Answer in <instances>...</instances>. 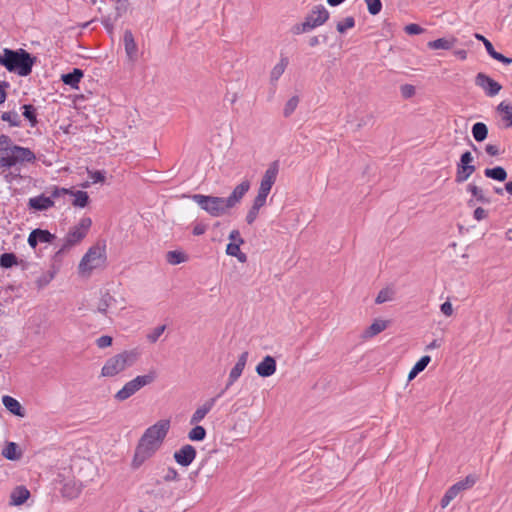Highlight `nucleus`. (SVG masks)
<instances>
[{
    "label": "nucleus",
    "mask_w": 512,
    "mask_h": 512,
    "mask_svg": "<svg viewBox=\"0 0 512 512\" xmlns=\"http://www.w3.org/2000/svg\"><path fill=\"white\" fill-rule=\"evenodd\" d=\"M169 427V420H160L146 429L135 450L132 461L134 468H139L147 459L156 453L161 447Z\"/></svg>",
    "instance_id": "f257e3e1"
},
{
    "label": "nucleus",
    "mask_w": 512,
    "mask_h": 512,
    "mask_svg": "<svg viewBox=\"0 0 512 512\" xmlns=\"http://www.w3.org/2000/svg\"><path fill=\"white\" fill-rule=\"evenodd\" d=\"M278 172L279 164L277 161L272 162L265 171L260 182L257 196L255 197L253 204L246 215V222L249 225L255 222V220L258 217L260 209L265 206L267 197L272 189V186L276 182Z\"/></svg>",
    "instance_id": "f03ea898"
},
{
    "label": "nucleus",
    "mask_w": 512,
    "mask_h": 512,
    "mask_svg": "<svg viewBox=\"0 0 512 512\" xmlns=\"http://www.w3.org/2000/svg\"><path fill=\"white\" fill-rule=\"evenodd\" d=\"M35 63V57H32L26 50L3 49L0 54V65L4 66L9 72L17 73L20 76H28L32 72Z\"/></svg>",
    "instance_id": "7ed1b4c3"
},
{
    "label": "nucleus",
    "mask_w": 512,
    "mask_h": 512,
    "mask_svg": "<svg viewBox=\"0 0 512 512\" xmlns=\"http://www.w3.org/2000/svg\"><path fill=\"white\" fill-rule=\"evenodd\" d=\"M140 352L137 349L125 350L116 354L105 362L101 369V375L104 377H113L133 366L139 359Z\"/></svg>",
    "instance_id": "20e7f679"
},
{
    "label": "nucleus",
    "mask_w": 512,
    "mask_h": 512,
    "mask_svg": "<svg viewBox=\"0 0 512 512\" xmlns=\"http://www.w3.org/2000/svg\"><path fill=\"white\" fill-rule=\"evenodd\" d=\"M35 160L36 155L31 149L15 145L7 155L0 158V168L10 169L12 167L23 166L26 163H34Z\"/></svg>",
    "instance_id": "39448f33"
},
{
    "label": "nucleus",
    "mask_w": 512,
    "mask_h": 512,
    "mask_svg": "<svg viewBox=\"0 0 512 512\" xmlns=\"http://www.w3.org/2000/svg\"><path fill=\"white\" fill-rule=\"evenodd\" d=\"M91 224V219L86 217L82 218L76 226L72 227L63 239V244L55 253L54 258L59 259L65 251L81 242L87 235Z\"/></svg>",
    "instance_id": "423d86ee"
},
{
    "label": "nucleus",
    "mask_w": 512,
    "mask_h": 512,
    "mask_svg": "<svg viewBox=\"0 0 512 512\" xmlns=\"http://www.w3.org/2000/svg\"><path fill=\"white\" fill-rule=\"evenodd\" d=\"M192 200L204 211L213 217L226 214L230 208L223 197L194 194Z\"/></svg>",
    "instance_id": "0eeeda50"
},
{
    "label": "nucleus",
    "mask_w": 512,
    "mask_h": 512,
    "mask_svg": "<svg viewBox=\"0 0 512 512\" xmlns=\"http://www.w3.org/2000/svg\"><path fill=\"white\" fill-rule=\"evenodd\" d=\"M105 260L106 254L104 247L98 245L91 247L79 263V274L85 277L90 276L94 269L100 268L104 265Z\"/></svg>",
    "instance_id": "6e6552de"
},
{
    "label": "nucleus",
    "mask_w": 512,
    "mask_h": 512,
    "mask_svg": "<svg viewBox=\"0 0 512 512\" xmlns=\"http://www.w3.org/2000/svg\"><path fill=\"white\" fill-rule=\"evenodd\" d=\"M156 378L155 372H150L146 375H139L134 379L128 381L116 394L115 399L118 401H125L135 393H137L141 388L146 385L151 384Z\"/></svg>",
    "instance_id": "1a4fd4ad"
},
{
    "label": "nucleus",
    "mask_w": 512,
    "mask_h": 512,
    "mask_svg": "<svg viewBox=\"0 0 512 512\" xmlns=\"http://www.w3.org/2000/svg\"><path fill=\"white\" fill-rule=\"evenodd\" d=\"M475 83L484 90L487 96L490 97L497 95L502 88L498 82L485 73H478L475 78Z\"/></svg>",
    "instance_id": "9d476101"
},
{
    "label": "nucleus",
    "mask_w": 512,
    "mask_h": 512,
    "mask_svg": "<svg viewBox=\"0 0 512 512\" xmlns=\"http://www.w3.org/2000/svg\"><path fill=\"white\" fill-rule=\"evenodd\" d=\"M329 18V12L323 5L315 6L306 16L305 22L308 23L310 30L323 25Z\"/></svg>",
    "instance_id": "9b49d317"
},
{
    "label": "nucleus",
    "mask_w": 512,
    "mask_h": 512,
    "mask_svg": "<svg viewBox=\"0 0 512 512\" xmlns=\"http://www.w3.org/2000/svg\"><path fill=\"white\" fill-rule=\"evenodd\" d=\"M196 449L190 445H183L174 453L175 461L181 466H189L196 458Z\"/></svg>",
    "instance_id": "f8f14e48"
},
{
    "label": "nucleus",
    "mask_w": 512,
    "mask_h": 512,
    "mask_svg": "<svg viewBox=\"0 0 512 512\" xmlns=\"http://www.w3.org/2000/svg\"><path fill=\"white\" fill-rule=\"evenodd\" d=\"M250 189V182L248 180L242 181L238 184L232 191V193L225 198L230 209L234 208L237 204H239L244 197V195Z\"/></svg>",
    "instance_id": "ddd939ff"
},
{
    "label": "nucleus",
    "mask_w": 512,
    "mask_h": 512,
    "mask_svg": "<svg viewBox=\"0 0 512 512\" xmlns=\"http://www.w3.org/2000/svg\"><path fill=\"white\" fill-rule=\"evenodd\" d=\"M248 360V352L245 351L241 353V355L238 357V360L234 367L231 369L228 377V381L226 383V389H229L242 375L243 370L246 366Z\"/></svg>",
    "instance_id": "4468645a"
},
{
    "label": "nucleus",
    "mask_w": 512,
    "mask_h": 512,
    "mask_svg": "<svg viewBox=\"0 0 512 512\" xmlns=\"http://www.w3.org/2000/svg\"><path fill=\"white\" fill-rule=\"evenodd\" d=\"M56 236L48 230L34 229L28 237V244L30 247L35 248L39 243H51Z\"/></svg>",
    "instance_id": "2eb2a0df"
},
{
    "label": "nucleus",
    "mask_w": 512,
    "mask_h": 512,
    "mask_svg": "<svg viewBox=\"0 0 512 512\" xmlns=\"http://www.w3.org/2000/svg\"><path fill=\"white\" fill-rule=\"evenodd\" d=\"M216 401L217 397H212L206 400L201 406H199L192 414L190 418V424L196 425L200 423L205 418V416L212 410Z\"/></svg>",
    "instance_id": "dca6fc26"
},
{
    "label": "nucleus",
    "mask_w": 512,
    "mask_h": 512,
    "mask_svg": "<svg viewBox=\"0 0 512 512\" xmlns=\"http://www.w3.org/2000/svg\"><path fill=\"white\" fill-rule=\"evenodd\" d=\"M256 372L261 377H270L276 372V361L272 356H265L256 366Z\"/></svg>",
    "instance_id": "f3484780"
},
{
    "label": "nucleus",
    "mask_w": 512,
    "mask_h": 512,
    "mask_svg": "<svg viewBox=\"0 0 512 512\" xmlns=\"http://www.w3.org/2000/svg\"><path fill=\"white\" fill-rule=\"evenodd\" d=\"M123 43L128 59L134 62L137 59L138 47L130 30L124 32Z\"/></svg>",
    "instance_id": "a211bd4d"
},
{
    "label": "nucleus",
    "mask_w": 512,
    "mask_h": 512,
    "mask_svg": "<svg viewBox=\"0 0 512 512\" xmlns=\"http://www.w3.org/2000/svg\"><path fill=\"white\" fill-rule=\"evenodd\" d=\"M2 403L4 407L13 415L18 417L25 416V410L17 399L9 395H5L2 397Z\"/></svg>",
    "instance_id": "6ab92c4d"
},
{
    "label": "nucleus",
    "mask_w": 512,
    "mask_h": 512,
    "mask_svg": "<svg viewBox=\"0 0 512 512\" xmlns=\"http://www.w3.org/2000/svg\"><path fill=\"white\" fill-rule=\"evenodd\" d=\"M29 207L37 210L44 211L54 206V200L51 197L45 195H39L29 199Z\"/></svg>",
    "instance_id": "aec40b11"
},
{
    "label": "nucleus",
    "mask_w": 512,
    "mask_h": 512,
    "mask_svg": "<svg viewBox=\"0 0 512 512\" xmlns=\"http://www.w3.org/2000/svg\"><path fill=\"white\" fill-rule=\"evenodd\" d=\"M456 43L457 39L455 37L439 38L433 41H429L427 46L432 50H450Z\"/></svg>",
    "instance_id": "412c9836"
},
{
    "label": "nucleus",
    "mask_w": 512,
    "mask_h": 512,
    "mask_svg": "<svg viewBox=\"0 0 512 512\" xmlns=\"http://www.w3.org/2000/svg\"><path fill=\"white\" fill-rule=\"evenodd\" d=\"M387 328V321L375 320L366 330L363 332L362 337L365 339L372 338Z\"/></svg>",
    "instance_id": "4be33fe9"
},
{
    "label": "nucleus",
    "mask_w": 512,
    "mask_h": 512,
    "mask_svg": "<svg viewBox=\"0 0 512 512\" xmlns=\"http://www.w3.org/2000/svg\"><path fill=\"white\" fill-rule=\"evenodd\" d=\"M289 60L285 56H281L280 61L272 68L270 72V81L272 83H276L279 78L283 75L285 72L287 66H288Z\"/></svg>",
    "instance_id": "5701e85b"
},
{
    "label": "nucleus",
    "mask_w": 512,
    "mask_h": 512,
    "mask_svg": "<svg viewBox=\"0 0 512 512\" xmlns=\"http://www.w3.org/2000/svg\"><path fill=\"white\" fill-rule=\"evenodd\" d=\"M82 77L83 71L81 69L75 68L72 72L63 74L61 79L64 84L69 85L72 88H77Z\"/></svg>",
    "instance_id": "b1692460"
},
{
    "label": "nucleus",
    "mask_w": 512,
    "mask_h": 512,
    "mask_svg": "<svg viewBox=\"0 0 512 512\" xmlns=\"http://www.w3.org/2000/svg\"><path fill=\"white\" fill-rule=\"evenodd\" d=\"M2 455L8 460L16 461L22 457V452L15 442H9L3 448Z\"/></svg>",
    "instance_id": "393cba45"
},
{
    "label": "nucleus",
    "mask_w": 512,
    "mask_h": 512,
    "mask_svg": "<svg viewBox=\"0 0 512 512\" xmlns=\"http://www.w3.org/2000/svg\"><path fill=\"white\" fill-rule=\"evenodd\" d=\"M430 361L431 357L428 355L421 357L409 372L408 380L414 379L420 372H422L427 367Z\"/></svg>",
    "instance_id": "a878e982"
},
{
    "label": "nucleus",
    "mask_w": 512,
    "mask_h": 512,
    "mask_svg": "<svg viewBox=\"0 0 512 512\" xmlns=\"http://www.w3.org/2000/svg\"><path fill=\"white\" fill-rule=\"evenodd\" d=\"M484 175L487 178H491V179L497 180V181H505L507 178V172L501 166H497L494 168H486L484 170Z\"/></svg>",
    "instance_id": "bb28decb"
},
{
    "label": "nucleus",
    "mask_w": 512,
    "mask_h": 512,
    "mask_svg": "<svg viewBox=\"0 0 512 512\" xmlns=\"http://www.w3.org/2000/svg\"><path fill=\"white\" fill-rule=\"evenodd\" d=\"M472 135L475 141L482 142L487 138L488 128L485 123L477 122L472 126Z\"/></svg>",
    "instance_id": "cd10ccee"
},
{
    "label": "nucleus",
    "mask_w": 512,
    "mask_h": 512,
    "mask_svg": "<svg viewBox=\"0 0 512 512\" xmlns=\"http://www.w3.org/2000/svg\"><path fill=\"white\" fill-rule=\"evenodd\" d=\"M476 170L475 166H457L455 181L457 183L465 182Z\"/></svg>",
    "instance_id": "c85d7f7f"
},
{
    "label": "nucleus",
    "mask_w": 512,
    "mask_h": 512,
    "mask_svg": "<svg viewBox=\"0 0 512 512\" xmlns=\"http://www.w3.org/2000/svg\"><path fill=\"white\" fill-rule=\"evenodd\" d=\"M497 110L503 114L502 120L506 122V127H512V105L503 101L497 106Z\"/></svg>",
    "instance_id": "c756f323"
},
{
    "label": "nucleus",
    "mask_w": 512,
    "mask_h": 512,
    "mask_svg": "<svg viewBox=\"0 0 512 512\" xmlns=\"http://www.w3.org/2000/svg\"><path fill=\"white\" fill-rule=\"evenodd\" d=\"M115 298L108 292L104 293L98 303L97 311L105 314L113 304H115Z\"/></svg>",
    "instance_id": "7c9ffc66"
},
{
    "label": "nucleus",
    "mask_w": 512,
    "mask_h": 512,
    "mask_svg": "<svg viewBox=\"0 0 512 512\" xmlns=\"http://www.w3.org/2000/svg\"><path fill=\"white\" fill-rule=\"evenodd\" d=\"M240 243H229L226 247V253L229 256L236 257L240 262L244 263L247 260V256L241 252Z\"/></svg>",
    "instance_id": "2f4dec72"
},
{
    "label": "nucleus",
    "mask_w": 512,
    "mask_h": 512,
    "mask_svg": "<svg viewBox=\"0 0 512 512\" xmlns=\"http://www.w3.org/2000/svg\"><path fill=\"white\" fill-rule=\"evenodd\" d=\"M22 110L23 116L30 122V125L32 127L36 126L38 122L36 108L31 104H25L22 106Z\"/></svg>",
    "instance_id": "473e14b6"
},
{
    "label": "nucleus",
    "mask_w": 512,
    "mask_h": 512,
    "mask_svg": "<svg viewBox=\"0 0 512 512\" xmlns=\"http://www.w3.org/2000/svg\"><path fill=\"white\" fill-rule=\"evenodd\" d=\"M467 191L471 193V195L481 203H489L490 200L485 196L483 190L477 185L470 183L467 185Z\"/></svg>",
    "instance_id": "72a5a7b5"
},
{
    "label": "nucleus",
    "mask_w": 512,
    "mask_h": 512,
    "mask_svg": "<svg viewBox=\"0 0 512 512\" xmlns=\"http://www.w3.org/2000/svg\"><path fill=\"white\" fill-rule=\"evenodd\" d=\"M69 195L74 197L73 205L76 207H85L88 204L89 196L88 193L85 191H76L74 192L72 190V193H69Z\"/></svg>",
    "instance_id": "f704fd0d"
},
{
    "label": "nucleus",
    "mask_w": 512,
    "mask_h": 512,
    "mask_svg": "<svg viewBox=\"0 0 512 512\" xmlns=\"http://www.w3.org/2000/svg\"><path fill=\"white\" fill-rule=\"evenodd\" d=\"M29 496H30V493L26 488L18 487L12 493L13 503L16 505H21L28 499Z\"/></svg>",
    "instance_id": "c9c22d12"
},
{
    "label": "nucleus",
    "mask_w": 512,
    "mask_h": 512,
    "mask_svg": "<svg viewBox=\"0 0 512 512\" xmlns=\"http://www.w3.org/2000/svg\"><path fill=\"white\" fill-rule=\"evenodd\" d=\"M395 291L392 288L386 287L379 291L375 302L377 304H382L388 301H392L394 299Z\"/></svg>",
    "instance_id": "e433bc0d"
},
{
    "label": "nucleus",
    "mask_w": 512,
    "mask_h": 512,
    "mask_svg": "<svg viewBox=\"0 0 512 512\" xmlns=\"http://www.w3.org/2000/svg\"><path fill=\"white\" fill-rule=\"evenodd\" d=\"M15 145L16 144L13 143L9 136L4 134L0 135V158L7 155Z\"/></svg>",
    "instance_id": "4c0bfd02"
},
{
    "label": "nucleus",
    "mask_w": 512,
    "mask_h": 512,
    "mask_svg": "<svg viewBox=\"0 0 512 512\" xmlns=\"http://www.w3.org/2000/svg\"><path fill=\"white\" fill-rule=\"evenodd\" d=\"M187 259V256L180 251H169L166 255V260L171 265H177L182 262H185Z\"/></svg>",
    "instance_id": "58836bf2"
},
{
    "label": "nucleus",
    "mask_w": 512,
    "mask_h": 512,
    "mask_svg": "<svg viewBox=\"0 0 512 512\" xmlns=\"http://www.w3.org/2000/svg\"><path fill=\"white\" fill-rule=\"evenodd\" d=\"M206 437V430L204 427L196 424L188 433V438L191 441H202Z\"/></svg>",
    "instance_id": "ea45409f"
},
{
    "label": "nucleus",
    "mask_w": 512,
    "mask_h": 512,
    "mask_svg": "<svg viewBox=\"0 0 512 512\" xmlns=\"http://www.w3.org/2000/svg\"><path fill=\"white\" fill-rule=\"evenodd\" d=\"M1 119L8 122L13 127H19L21 125L20 116L15 111L3 112Z\"/></svg>",
    "instance_id": "a19ab883"
},
{
    "label": "nucleus",
    "mask_w": 512,
    "mask_h": 512,
    "mask_svg": "<svg viewBox=\"0 0 512 512\" xmlns=\"http://www.w3.org/2000/svg\"><path fill=\"white\" fill-rule=\"evenodd\" d=\"M17 264V257L12 253H4L0 256V266L10 268Z\"/></svg>",
    "instance_id": "79ce46f5"
},
{
    "label": "nucleus",
    "mask_w": 512,
    "mask_h": 512,
    "mask_svg": "<svg viewBox=\"0 0 512 512\" xmlns=\"http://www.w3.org/2000/svg\"><path fill=\"white\" fill-rule=\"evenodd\" d=\"M299 104V97L293 96L291 97L285 104V107L283 109V115L285 117H289L297 108Z\"/></svg>",
    "instance_id": "37998d69"
},
{
    "label": "nucleus",
    "mask_w": 512,
    "mask_h": 512,
    "mask_svg": "<svg viewBox=\"0 0 512 512\" xmlns=\"http://www.w3.org/2000/svg\"><path fill=\"white\" fill-rule=\"evenodd\" d=\"M355 26V19L352 16L346 17L342 21L337 23V31L339 33H345L348 29H351Z\"/></svg>",
    "instance_id": "c03bdc74"
},
{
    "label": "nucleus",
    "mask_w": 512,
    "mask_h": 512,
    "mask_svg": "<svg viewBox=\"0 0 512 512\" xmlns=\"http://www.w3.org/2000/svg\"><path fill=\"white\" fill-rule=\"evenodd\" d=\"M476 481H477V477L475 475H468L465 477V479H463L455 484L459 487L460 491H464V490H467V489H470L471 487H473L474 484L476 483Z\"/></svg>",
    "instance_id": "a18cd8bd"
},
{
    "label": "nucleus",
    "mask_w": 512,
    "mask_h": 512,
    "mask_svg": "<svg viewBox=\"0 0 512 512\" xmlns=\"http://www.w3.org/2000/svg\"><path fill=\"white\" fill-rule=\"evenodd\" d=\"M368 11L371 15H377L382 9V3L380 0H365Z\"/></svg>",
    "instance_id": "49530a36"
},
{
    "label": "nucleus",
    "mask_w": 512,
    "mask_h": 512,
    "mask_svg": "<svg viewBox=\"0 0 512 512\" xmlns=\"http://www.w3.org/2000/svg\"><path fill=\"white\" fill-rule=\"evenodd\" d=\"M166 329V325H160L156 327L150 334L147 335L148 340L151 343H155L159 337L163 334Z\"/></svg>",
    "instance_id": "de8ad7c7"
},
{
    "label": "nucleus",
    "mask_w": 512,
    "mask_h": 512,
    "mask_svg": "<svg viewBox=\"0 0 512 512\" xmlns=\"http://www.w3.org/2000/svg\"><path fill=\"white\" fill-rule=\"evenodd\" d=\"M474 36H475V38L477 40H480V41L483 42V44H484V46L486 48L487 53L492 57L493 54H495V52H496V50L494 49L492 43L488 39H486L483 35H481V34L476 33Z\"/></svg>",
    "instance_id": "09e8293b"
},
{
    "label": "nucleus",
    "mask_w": 512,
    "mask_h": 512,
    "mask_svg": "<svg viewBox=\"0 0 512 512\" xmlns=\"http://www.w3.org/2000/svg\"><path fill=\"white\" fill-rule=\"evenodd\" d=\"M69 193H72V190L71 189H67V188H60V187H53L52 191H51V199H57V198H60V197H64L65 195H68Z\"/></svg>",
    "instance_id": "8fccbe9b"
},
{
    "label": "nucleus",
    "mask_w": 512,
    "mask_h": 512,
    "mask_svg": "<svg viewBox=\"0 0 512 512\" xmlns=\"http://www.w3.org/2000/svg\"><path fill=\"white\" fill-rule=\"evenodd\" d=\"M474 158L471 154V152L469 151H466L464 152L461 157H460V161L459 163L457 164V166H474L472 164Z\"/></svg>",
    "instance_id": "3c124183"
},
{
    "label": "nucleus",
    "mask_w": 512,
    "mask_h": 512,
    "mask_svg": "<svg viewBox=\"0 0 512 512\" xmlns=\"http://www.w3.org/2000/svg\"><path fill=\"white\" fill-rule=\"evenodd\" d=\"M113 339L111 336L103 335L96 340V345L100 349L107 348L112 345Z\"/></svg>",
    "instance_id": "603ef678"
},
{
    "label": "nucleus",
    "mask_w": 512,
    "mask_h": 512,
    "mask_svg": "<svg viewBox=\"0 0 512 512\" xmlns=\"http://www.w3.org/2000/svg\"><path fill=\"white\" fill-rule=\"evenodd\" d=\"M405 32L409 35H418L424 32V29L418 24H408L404 28Z\"/></svg>",
    "instance_id": "864d4df0"
},
{
    "label": "nucleus",
    "mask_w": 512,
    "mask_h": 512,
    "mask_svg": "<svg viewBox=\"0 0 512 512\" xmlns=\"http://www.w3.org/2000/svg\"><path fill=\"white\" fill-rule=\"evenodd\" d=\"M308 31H310V28H309L308 23H306L305 21L300 24H296L293 27L294 34H302V33L308 32Z\"/></svg>",
    "instance_id": "5fc2aeb1"
},
{
    "label": "nucleus",
    "mask_w": 512,
    "mask_h": 512,
    "mask_svg": "<svg viewBox=\"0 0 512 512\" xmlns=\"http://www.w3.org/2000/svg\"><path fill=\"white\" fill-rule=\"evenodd\" d=\"M440 310L447 317H450L453 314V306L450 301H446L441 304Z\"/></svg>",
    "instance_id": "6e6d98bb"
},
{
    "label": "nucleus",
    "mask_w": 512,
    "mask_h": 512,
    "mask_svg": "<svg viewBox=\"0 0 512 512\" xmlns=\"http://www.w3.org/2000/svg\"><path fill=\"white\" fill-rule=\"evenodd\" d=\"M89 174L93 183H100L104 182L105 180V175L102 171H94L90 172Z\"/></svg>",
    "instance_id": "4d7b16f0"
},
{
    "label": "nucleus",
    "mask_w": 512,
    "mask_h": 512,
    "mask_svg": "<svg viewBox=\"0 0 512 512\" xmlns=\"http://www.w3.org/2000/svg\"><path fill=\"white\" fill-rule=\"evenodd\" d=\"M178 472L176 471V469L174 468H169L166 472V474L164 475V480L165 481H176L178 480Z\"/></svg>",
    "instance_id": "13d9d810"
},
{
    "label": "nucleus",
    "mask_w": 512,
    "mask_h": 512,
    "mask_svg": "<svg viewBox=\"0 0 512 512\" xmlns=\"http://www.w3.org/2000/svg\"><path fill=\"white\" fill-rule=\"evenodd\" d=\"M229 239L231 240V243H244V240L241 237L240 232L238 230H232L229 234Z\"/></svg>",
    "instance_id": "bf43d9fd"
},
{
    "label": "nucleus",
    "mask_w": 512,
    "mask_h": 512,
    "mask_svg": "<svg viewBox=\"0 0 512 512\" xmlns=\"http://www.w3.org/2000/svg\"><path fill=\"white\" fill-rule=\"evenodd\" d=\"M492 58L505 64V65H509L512 63V58H508L497 51L495 52V54H493Z\"/></svg>",
    "instance_id": "052dcab7"
},
{
    "label": "nucleus",
    "mask_w": 512,
    "mask_h": 512,
    "mask_svg": "<svg viewBox=\"0 0 512 512\" xmlns=\"http://www.w3.org/2000/svg\"><path fill=\"white\" fill-rule=\"evenodd\" d=\"M401 92L405 98H409L414 95L415 88L412 85L406 84L401 87Z\"/></svg>",
    "instance_id": "680f3d73"
},
{
    "label": "nucleus",
    "mask_w": 512,
    "mask_h": 512,
    "mask_svg": "<svg viewBox=\"0 0 512 512\" xmlns=\"http://www.w3.org/2000/svg\"><path fill=\"white\" fill-rule=\"evenodd\" d=\"M207 230V225L204 223H196L193 227V234L196 236H200L204 234Z\"/></svg>",
    "instance_id": "e2e57ef3"
},
{
    "label": "nucleus",
    "mask_w": 512,
    "mask_h": 512,
    "mask_svg": "<svg viewBox=\"0 0 512 512\" xmlns=\"http://www.w3.org/2000/svg\"><path fill=\"white\" fill-rule=\"evenodd\" d=\"M473 216L477 221H481L487 217V211L481 207H478L474 210Z\"/></svg>",
    "instance_id": "0e129e2a"
},
{
    "label": "nucleus",
    "mask_w": 512,
    "mask_h": 512,
    "mask_svg": "<svg viewBox=\"0 0 512 512\" xmlns=\"http://www.w3.org/2000/svg\"><path fill=\"white\" fill-rule=\"evenodd\" d=\"M9 87V83L6 81L0 82V104L4 103L7 97L5 89Z\"/></svg>",
    "instance_id": "69168bd1"
},
{
    "label": "nucleus",
    "mask_w": 512,
    "mask_h": 512,
    "mask_svg": "<svg viewBox=\"0 0 512 512\" xmlns=\"http://www.w3.org/2000/svg\"><path fill=\"white\" fill-rule=\"evenodd\" d=\"M485 151L490 156H497L499 154L498 146L493 144H487L485 146Z\"/></svg>",
    "instance_id": "338daca9"
},
{
    "label": "nucleus",
    "mask_w": 512,
    "mask_h": 512,
    "mask_svg": "<svg viewBox=\"0 0 512 512\" xmlns=\"http://www.w3.org/2000/svg\"><path fill=\"white\" fill-rule=\"evenodd\" d=\"M461 491L459 490V487L454 484L452 485L447 491L446 493L452 498H456V496L460 493Z\"/></svg>",
    "instance_id": "774afa93"
}]
</instances>
